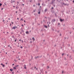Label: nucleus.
Masks as SVG:
<instances>
[{
  "mask_svg": "<svg viewBox=\"0 0 74 74\" xmlns=\"http://www.w3.org/2000/svg\"><path fill=\"white\" fill-rule=\"evenodd\" d=\"M41 73H43V69H42L40 70Z\"/></svg>",
  "mask_w": 74,
  "mask_h": 74,
  "instance_id": "nucleus-1",
  "label": "nucleus"
},
{
  "mask_svg": "<svg viewBox=\"0 0 74 74\" xmlns=\"http://www.w3.org/2000/svg\"><path fill=\"white\" fill-rule=\"evenodd\" d=\"M15 27H13L12 28V29H14V30H15Z\"/></svg>",
  "mask_w": 74,
  "mask_h": 74,
  "instance_id": "nucleus-2",
  "label": "nucleus"
},
{
  "mask_svg": "<svg viewBox=\"0 0 74 74\" xmlns=\"http://www.w3.org/2000/svg\"><path fill=\"white\" fill-rule=\"evenodd\" d=\"M52 22H55V21H56V20H55V19H53L52 20Z\"/></svg>",
  "mask_w": 74,
  "mask_h": 74,
  "instance_id": "nucleus-3",
  "label": "nucleus"
},
{
  "mask_svg": "<svg viewBox=\"0 0 74 74\" xmlns=\"http://www.w3.org/2000/svg\"><path fill=\"white\" fill-rule=\"evenodd\" d=\"M18 11H20L21 12H22V10L19 8V9Z\"/></svg>",
  "mask_w": 74,
  "mask_h": 74,
  "instance_id": "nucleus-4",
  "label": "nucleus"
},
{
  "mask_svg": "<svg viewBox=\"0 0 74 74\" xmlns=\"http://www.w3.org/2000/svg\"><path fill=\"white\" fill-rule=\"evenodd\" d=\"M21 32H24V31H23V29H22V28H21Z\"/></svg>",
  "mask_w": 74,
  "mask_h": 74,
  "instance_id": "nucleus-5",
  "label": "nucleus"
},
{
  "mask_svg": "<svg viewBox=\"0 0 74 74\" xmlns=\"http://www.w3.org/2000/svg\"><path fill=\"white\" fill-rule=\"evenodd\" d=\"M44 27H45V28H46V29H47V28H48V27H47V25H45Z\"/></svg>",
  "mask_w": 74,
  "mask_h": 74,
  "instance_id": "nucleus-6",
  "label": "nucleus"
},
{
  "mask_svg": "<svg viewBox=\"0 0 74 74\" xmlns=\"http://www.w3.org/2000/svg\"><path fill=\"white\" fill-rule=\"evenodd\" d=\"M44 11L45 12H46L47 11V8L45 9Z\"/></svg>",
  "mask_w": 74,
  "mask_h": 74,
  "instance_id": "nucleus-7",
  "label": "nucleus"
},
{
  "mask_svg": "<svg viewBox=\"0 0 74 74\" xmlns=\"http://www.w3.org/2000/svg\"><path fill=\"white\" fill-rule=\"evenodd\" d=\"M39 58V56H37V57H35V59H37V58Z\"/></svg>",
  "mask_w": 74,
  "mask_h": 74,
  "instance_id": "nucleus-8",
  "label": "nucleus"
},
{
  "mask_svg": "<svg viewBox=\"0 0 74 74\" xmlns=\"http://www.w3.org/2000/svg\"><path fill=\"white\" fill-rule=\"evenodd\" d=\"M63 21V20H62V19H60V22H62V21Z\"/></svg>",
  "mask_w": 74,
  "mask_h": 74,
  "instance_id": "nucleus-9",
  "label": "nucleus"
},
{
  "mask_svg": "<svg viewBox=\"0 0 74 74\" xmlns=\"http://www.w3.org/2000/svg\"><path fill=\"white\" fill-rule=\"evenodd\" d=\"M10 71H11V72H12V71H13V69H10Z\"/></svg>",
  "mask_w": 74,
  "mask_h": 74,
  "instance_id": "nucleus-10",
  "label": "nucleus"
},
{
  "mask_svg": "<svg viewBox=\"0 0 74 74\" xmlns=\"http://www.w3.org/2000/svg\"><path fill=\"white\" fill-rule=\"evenodd\" d=\"M23 21V18H21V20H20V21Z\"/></svg>",
  "mask_w": 74,
  "mask_h": 74,
  "instance_id": "nucleus-11",
  "label": "nucleus"
},
{
  "mask_svg": "<svg viewBox=\"0 0 74 74\" xmlns=\"http://www.w3.org/2000/svg\"><path fill=\"white\" fill-rule=\"evenodd\" d=\"M42 5H44V6H45V4H44V3H42Z\"/></svg>",
  "mask_w": 74,
  "mask_h": 74,
  "instance_id": "nucleus-12",
  "label": "nucleus"
},
{
  "mask_svg": "<svg viewBox=\"0 0 74 74\" xmlns=\"http://www.w3.org/2000/svg\"><path fill=\"white\" fill-rule=\"evenodd\" d=\"M26 33L27 34H28V31H26Z\"/></svg>",
  "mask_w": 74,
  "mask_h": 74,
  "instance_id": "nucleus-13",
  "label": "nucleus"
},
{
  "mask_svg": "<svg viewBox=\"0 0 74 74\" xmlns=\"http://www.w3.org/2000/svg\"><path fill=\"white\" fill-rule=\"evenodd\" d=\"M55 1V0H52V2H53V3H54Z\"/></svg>",
  "mask_w": 74,
  "mask_h": 74,
  "instance_id": "nucleus-14",
  "label": "nucleus"
},
{
  "mask_svg": "<svg viewBox=\"0 0 74 74\" xmlns=\"http://www.w3.org/2000/svg\"><path fill=\"white\" fill-rule=\"evenodd\" d=\"M32 40H33L34 41L35 40V39H34V37L32 38Z\"/></svg>",
  "mask_w": 74,
  "mask_h": 74,
  "instance_id": "nucleus-15",
  "label": "nucleus"
},
{
  "mask_svg": "<svg viewBox=\"0 0 74 74\" xmlns=\"http://www.w3.org/2000/svg\"><path fill=\"white\" fill-rule=\"evenodd\" d=\"M53 4V2H51V4Z\"/></svg>",
  "mask_w": 74,
  "mask_h": 74,
  "instance_id": "nucleus-16",
  "label": "nucleus"
},
{
  "mask_svg": "<svg viewBox=\"0 0 74 74\" xmlns=\"http://www.w3.org/2000/svg\"><path fill=\"white\" fill-rule=\"evenodd\" d=\"M2 67H5V65L4 64H3L2 65Z\"/></svg>",
  "mask_w": 74,
  "mask_h": 74,
  "instance_id": "nucleus-17",
  "label": "nucleus"
},
{
  "mask_svg": "<svg viewBox=\"0 0 74 74\" xmlns=\"http://www.w3.org/2000/svg\"><path fill=\"white\" fill-rule=\"evenodd\" d=\"M2 5V3H0V7H1V5Z\"/></svg>",
  "mask_w": 74,
  "mask_h": 74,
  "instance_id": "nucleus-18",
  "label": "nucleus"
},
{
  "mask_svg": "<svg viewBox=\"0 0 74 74\" xmlns=\"http://www.w3.org/2000/svg\"><path fill=\"white\" fill-rule=\"evenodd\" d=\"M24 69H26V65H25Z\"/></svg>",
  "mask_w": 74,
  "mask_h": 74,
  "instance_id": "nucleus-19",
  "label": "nucleus"
},
{
  "mask_svg": "<svg viewBox=\"0 0 74 74\" xmlns=\"http://www.w3.org/2000/svg\"><path fill=\"white\" fill-rule=\"evenodd\" d=\"M53 9H54V8H53V7H52L51 8V10H53Z\"/></svg>",
  "mask_w": 74,
  "mask_h": 74,
  "instance_id": "nucleus-20",
  "label": "nucleus"
},
{
  "mask_svg": "<svg viewBox=\"0 0 74 74\" xmlns=\"http://www.w3.org/2000/svg\"><path fill=\"white\" fill-rule=\"evenodd\" d=\"M49 66H48L47 67V69H49Z\"/></svg>",
  "mask_w": 74,
  "mask_h": 74,
  "instance_id": "nucleus-21",
  "label": "nucleus"
},
{
  "mask_svg": "<svg viewBox=\"0 0 74 74\" xmlns=\"http://www.w3.org/2000/svg\"><path fill=\"white\" fill-rule=\"evenodd\" d=\"M38 14H40V12H38Z\"/></svg>",
  "mask_w": 74,
  "mask_h": 74,
  "instance_id": "nucleus-22",
  "label": "nucleus"
},
{
  "mask_svg": "<svg viewBox=\"0 0 74 74\" xmlns=\"http://www.w3.org/2000/svg\"><path fill=\"white\" fill-rule=\"evenodd\" d=\"M63 4H64V5H67L66 4H65L64 3H63Z\"/></svg>",
  "mask_w": 74,
  "mask_h": 74,
  "instance_id": "nucleus-23",
  "label": "nucleus"
},
{
  "mask_svg": "<svg viewBox=\"0 0 74 74\" xmlns=\"http://www.w3.org/2000/svg\"><path fill=\"white\" fill-rule=\"evenodd\" d=\"M18 6H17L16 7V10H18Z\"/></svg>",
  "mask_w": 74,
  "mask_h": 74,
  "instance_id": "nucleus-24",
  "label": "nucleus"
},
{
  "mask_svg": "<svg viewBox=\"0 0 74 74\" xmlns=\"http://www.w3.org/2000/svg\"><path fill=\"white\" fill-rule=\"evenodd\" d=\"M14 61H15V62H16V60H14Z\"/></svg>",
  "mask_w": 74,
  "mask_h": 74,
  "instance_id": "nucleus-25",
  "label": "nucleus"
},
{
  "mask_svg": "<svg viewBox=\"0 0 74 74\" xmlns=\"http://www.w3.org/2000/svg\"><path fill=\"white\" fill-rule=\"evenodd\" d=\"M14 69L15 70H16V67H14Z\"/></svg>",
  "mask_w": 74,
  "mask_h": 74,
  "instance_id": "nucleus-26",
  "label": "nucleus"
},
{
  "mask_svg": "<svg viewBox=\"0 0 74 74\" xmlns=\"http://www.w3.org/2000/svg\"><path fill=\"white\" fill-rule=\"evenodd\" d=\"M17 5H18V4H19V2H17Z\"/></svg>",
  "mask_w": 74,
  "mask_h": 74,
  "instance_id": "nucleus-27",
  "label": "nucleus"
},
{
  "mask_svg": "<svg viewBox=\"0 0 74 74\" xmlns=\"http://www.w3.org/2000/svg\"><path fill=\"white\" fill-rule=\"evenodd\" d=\"M4 9V8H3L1 9V10H3Z\"/></svg>",
  "mask_w": 74,
  "mask_h": 74,
  "instance_id": "nucleus-28",
  "label": "nucleus"
},
{
  "mask_svg": "<svg viewBox=\"0 0 74 74\" xmlns=\"http://www.w3.org/2000/svg\"><path fill=\"white\" fill-rule=\"evenodd\" d=\"M45 18H46V19H47V18L46 17H45Z\"/></svg>",
  "mask_w": 74,
  "mask_h": 74,
  "instance_id": "nucleus-29",
  "label": "nucleus"
},
{
  "mask_svg": "<svg viewBox=\"0 0 74 74\" xmlns=\"http://www.w3.org/2000/svg\"><path fill=\"white\" fill-rule=\"evenodd\" d=\"M70 46V44H68V47H69Z\"/></svg>",
  "mask_w": 74,
  "mask_h": 74,
  "instance_id": "nucleus-30",
  "label": "nucleus"
},
{
  "mask_svg": "<svg viewBox=\"0 0 74 74\" xmlns=\"http://www.w3.org/2000/svg\"><path fill=\"white\" fill-rule=\"evenodd\" d=\"M12 74H14V71H12Z\"/></svg>",
  "mask_w": 74,
  "mask_h": 74,
  "instance_id": "nucleus-31",
  "label": "nucleus"
},
{
  "mask_svg": "<svg viewBox=\"0 0 74 74\" xmlns=\"http://www.w3.org/2000/svg\"><path fill=\"white\" fill-rule=\"evenodd\" d=\"M12 38H14V35H13L12 37Z\"/></svg>",
  "mask_w": 74,
  "mask_h": 74,
  "instance_id": "nucleus-32",
  "label": "nucleus"
},
{
  "mask_svg": "<svg viewBox=\"0 0 74 74\" xmlns=\"http://www.w3.org/2000/svg\"><path fill=\"white\" fill-rule=\"evenodd\" d=\"M17 40L16 39H15L14 40V42H16V41Z\"/></svg>",
  "mask_w": 74,
  "mask_h": 74,
  "instance_id": "nucleus-33",
  "label": "nucleus"
},
{
  "mask_svg": "<svg viewBox=\"0 0 74 74\" xmlns=\"http://www.w3.org/2000/svg\"><path fill=\"white\" fill-rule=\"evenodd\" d=\"M38 5L39 6L40 5V3H38Z\"/></svg>",
  "mask_w": 74,
  "mask_h": 74,
  "instance_id": "nucleus-34",
  "label": "nucleus"
},
{
  "mask_svg": "<svg viewBox=\"0 0 74 74\" xmlns=\"http://www.w3.org/2000/svg\"><path fill=\"white\" fill-rule=\"evenodd\" d=\"M15 27V29H16H16H17V28H18L17 27Z\"/></svg>",
  "mask_w": 74,
  "mask_h": 74,
  "instance_id": "nucleus-35",
  "label": "nucleus"
},
{
  "mask_svg": "<svg viewBox=\"0 0 74 74\" xmlns=\"http://www.w3.org/2000/svg\"><path fill=\"white\" fill-rule=\"evenodd\" d=\"M49 24H51V22H50V21H49Z\"/></svg>",
  "mask_w": 74,
  "mask_h": 74,
  "instance_id": "nucleus-36",
  "label": "nucleus"
},
{
  "mask_svg": "<svg viewBox=\"0 0 74 74\" xmlns=\"http://www.w3.org/2000/svg\"><path fill=\"white\" fill-rule=\"evenodd\" d=\"M5 5L6 6H7V4H6V3H4Z\"/></svg>",
  "mask_w": 74,
  "mask_h": 74,
  "instance_id": "nucleus-37",
  "label": "nucleus"
},
{
  "mask_svg": "<svg viewBox=\"0 0 74 74\" xmlns=\"http://www.w3.org/2000/svg\"><path fill=\"white\" fill-rule=\"evenodd\" d=\"M23 35V36H25V34H22Z\"/></svg>",
  "mask_w": 74,
  "mask_h": 74,
  "instance_id": "nucleus-38",
  "label": "nucleus"
},
{
  "mask_svg": "<svg viewBox=\"0 0 74 74\" xmlns=\"http://www.w3.org/2000/svg\"><path fill=\"white\" fill-rule=\"evenodd\" d=\"M13 3H14V2H15V1H13Z\"/></svg>",
  "mask_w": 74,
  "mask_h": 74,
  "instance_id": "nucleus-39",
  "label": "nucleus"
},
{
  "mask_svg": "<svg viewBox=\"0 0 74 74\" xmlns=\"http://www.w3.org/2000/svg\"><path fill=\"white\" fill-rule=\"evenodd\" d=\"M64 53H63L62 54V56H63V55H64Z\"/></svg>",
  "mask_w": 74,
  "mask_h": 74,
  "instance_id": "nucleus-40",
  "label": "nucleus"
},
{
  "mask_svg": "<svg viewBox=\"0 0 74 74\" xmlns=\"http://www.w3.org/2000/svg\"><path fill=\"white\" fill-rule=\"evenodd\" d=\"M20 48H23V47H22V46H21V47H20Z\"/></svg>",
  "mask_w": 74,
  "mask_h": 74,
  "instance_id": "nucleus-41",
  "label": "nucleus"
},
{
  "mask_svg": "<svg viewBox=\"0 0 74 74\" xmlns=\"http://www.w3.org/2000/svg\"><path fill=\"white\" fill-rule=\"evenodd\" d=\"M10 26H11V24L10 23Z\"/></svg>",
  "mask_w": 74,
  "mask_h": 74,
  "instance_id": "nucleus-42",
  "label": "nucleus"
},
{
  "mask_svg": "<svg viewBox=\"0 0 74 74\" xmlns=\"http://www.w3.org/2000/svg\"><path fill=\"white\" fill-rule=\"evenodd\" d=\"M12 66H14V64H13Z\"/></svg>",
  "mask_w": 74,
  "mask_h": 74,
  "instance_id": "nucleus-43",
  "label": "nucleus"
},
{
  "mask_svg": "<svg viewBox=\"0 0 74 74\" xmlns=\"http://www.w3.org/2000/svg\"><path fill=\"white\" fill-rule=\"evenodd\" d=\"M1 65H2V66H3V64L2 63L1 64Z\"/></svg>",
  "mask_w": 74,
  "mask_h": 74,
  "instance_id": "nucleus-44",
  "label": "nucleus"
},
{
  "mask_svg": "<svg viewBox=\"0 0 74 74\" xmlns=\"http://www.w3.org/2000/svg\"><path fill=\"white\" fill-rule=\"evenodd\" d=\"M13 34V33H12V34H11L12 35V34Z\"/></svg>",
  "mask_w": 74,
  "mask_h": 74,
  "instance_id": "nucleus-45",
  "label": "nucleus"
},
{
  "mask_svg": "<svg viewBox=\"0 0 74 74\" xmlns=\"http://www.w3.org/2000/svg\"><path fill=\"white\" fill-rule=\"evenodd\" d=\"M22 27H23V25H22Z\"/></svg>",
  "mask_w": 74,
  "mask_h": 74,
  "instance_id": "nucleus-46",
  "label": "nucleus"
},
{
  "mask_svg": "<svg viewBox=\"0 0 74 74\" xmlns=\"http://www.w3.org/2000/svg\"><path fill=\"white\" fill-rule=\"evenodd\" d=\"M10 48H11V49H12V47H11V46H10Z\"/></svg>",
  "mask_w": 74,
  "mask_h": 74,
  "instance_id": "nucleus-47",
  "label": "nucleus"
},
{
  "mask_svg": "<svg viewBox=\"0 0 74 74\" xmlns=\"http://www.w3.org/2000/svg\"><path fill=\"white\" fill-rule=\"evenodd\" d=\"M12 24H14V23L12 22Z\"/></svg>",
  "mask_w": 74,
  "mask_h": 74,
  "instance_id": "nucleus-48",
  "label": "nucleus"
},
{
  "mask_svg": "<svg viewBox=\"0 0 74 74\" xmlns=\"http://www.w3.org/2000/svg\"><path fill=\"white\" fill-rule=\"evenodd\" d=\"M16 12V13H17V12H18V11H16V12Z\"/></svg>",
  "mask_w": 74,
  "mask_h": 74,
  "instance_id": "nucleus-49",
  "label": "nucleus"
},
{
  "mask_svg": "<svg viewBox=\"0 0 74 74\" xmlns=\"http://www.w3.org/2000/svg\"><path fill=\"white\" fill-rule=\"evenodd\" d=\"M19 41H21V39H20V40H19Z\"/></svg>",
  "mask_w": 74,
  "mask_h": 74,
  "instance_id": "nucleus-50",
  "label": "nucleus"
},
{
  "mask_svg": "<svg viewBox=\"0 0 74 74\" xmlns=\"http://www.w3.org/2000/svg\"><path fill=\"white\" fill-rule=\"evenodd\" d=\"M35 69H36V66L34 67Z\"/></svg>",
  "mask_w": 74,
  "mask_h": 74,
  "instance_id": "nucleus-51",
  "label": "nucleus"
},
{
  "mask_svg": "<svg viewBox=\"0 0 74 74\" xmlns=\"http://www.w3.org/2000/svg\"><path fill=\"white\" fill-rule=\"evenodd\" d=\"M17 19L18 20H19V18H17Z\"/></svg>",
  "mask_w": 74,
  "mask_h": 74,
  "instance_id": "nucleus-52",
  "label": "nucleus"
},
{
  "mask_svg": "<svg viewBox=\"0 0 74 74\" xmlns=\"http://www.w3.org/2000/svg\"><path fill=\"white\" fill-rule=\"evenodd\" d=\"M65 60H66V58H65V59H64Z\"/></svg>",
  "mask_w": 74,
  "mask_h": 74,
  "instance_id": "nucleus-53",
  "label": "nucleus"
},
{
  "mask_svg": "<svg viewBox=\"0 0 74 74\" xmlns=\"http://www.w3.org/2000/svg\"><path fill=\"white\" fill-rule=\"evenodd\" d=\"M35 11H36V10H35L34 11V12H35Z\"/></svg>",
  "mask_w": 74,
  "mask_h": 74,
  "instance_id": "nucleus-54",
  "label": "nucleus"
},
{
  "mask_svg": "<svg viewBox=\"0 0 74 74\" xmlns=\"http://www.w3.org/2000/svg\"><path fill=\"white\" fill-rule=\"evenodd\" d=\"M60 36H62V35L61 34V33H60Z\"/></svg>",
  "mask_w": 74,
  "mask_h": 74,
  "instance_id": "nucleus-55",
  "label": "nucleus"
},
{
  "mask_svg": "<svg viewBox=\"0 0 74 74\" xmlns=\"http://www.w3.org/2000/svg\"><path fill=\"white\" fill-rule=\"evenodd\" d=\"M53 6H54V7H55V5H53Z\"/></svg>",
  "mask_w": 74,
  "mask_h": 74,
  "instance_id": "nucleus-56",
  "label": "nucleus"
},
{
  "mask_svg": "<svg viewBox=\"0 0 74 74\" xmlns=\"http://www.w3.org/2000/svg\"><path fill=\"white\" fill-rule=\"evenodd\" d=\"M63 72H64L63 71H62V74H63Z\"/></svg>",
  "mask_w": 74,
  "mask_h": 74,
  "instance_id": "nucleus-57",
  "label": "nucleus"
},
{
  "mask_svg": "<svg viewBox=\"0 0 74 74\" xmlns=\"http://www.w3.org/2000/svg\"><path fill=\"white\" fill-rule=\"evenodd\" d=\"M58 25H60V23H58Z\"/></svg>",
  "mask_w": 74,
  "mask_h": 74,
  "instance_id": "nucleus-58",
  "label": "nucleus"
},
{
  "mask_svg": "<svg viewBox=\"0 0 74 74\" xmlns=\"http://www.w3.org/2000/svg\"><path fill=\"white\" fill-rule=\"evenodd\" d=\"M17 67V66H16V67H16V68Z\"/></svg>",
  "mask_w": 74,
  "mask_h": 74,
  "instance_id": "nucleus-59",
  "label": "nucleus"
},
{
  "mask_svg": "<svg viewBox=\"0 0 74 74\" xmlns=\"http://www.w3.org/2000/svg\"><path fill=\"white\" fill-rule=\"evenodd\" d=\"M46 73L47 74V72L46 71Z\"/></svg>",
  "mask_w": 74,
  "mask_h": 74,
  "instance_id": "nucleus-60",
  "label": "nucleus"
},
{
  "mask_svg": "<svg viewBox=\"0 0 74 74\" xmlns=\"http://www.w3.org/2000/svg\"><path fill=\"white\" fill-rule=\"evenodd\" d=\"M5 54H7V53L6 52V53H5Z\"/></svg>",
  "mask_w": 74,
  "mask_h": 74,
  "instance_id": "nucleus-61",
  "label": "nucleus"
},
{
  "mask_svg": "<svg viewBox=\"0 0 74 74\" xmlns=\"http://www.w3.org/2000/svg\"><path fill=\"white\" fill-rule=\"evenodd\" d=\"M30 43H32V42H30Z\"/></svg>",
  "mask_w": 74,
  "mask_h": 74,
  "instance_id": "nucleus-62",
  "label": "nucleus"
},
{
  "mask_svg": "<svg viewBox=\"0 0 74 74\" xmlns=\"http://www.w3.org/2000/svg\"><path fill=\"white\" fill-rule=\"evenodd\" d=\"M4 21H5V20H3V22H4Z\"/></svg>",
  "mask_w": 74,
  "mask_h": 74,
  "instance_id": "nucleus-63",
  "label": "nucleus"
},
{
  "mask_svg": "<svg viewBox=\"0 0 74 74\" xmlns=\"http://www.w3.org/2000/svg\"><path fill=\"white\" fill-rule=\"evenodd\" d=\"M73 3H74V1H73Z\"/></svg>",
  "mask_w": 74,
  "mask_h": 74,
  "instance_id": "nucleus-64",
  "label": "nucleus"
}]
</instances>
